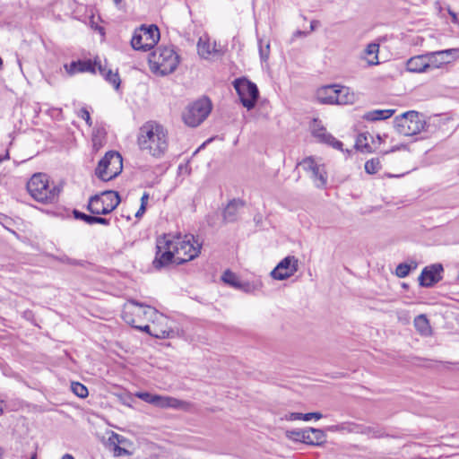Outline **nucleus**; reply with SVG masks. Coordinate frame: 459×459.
<instances>
[{"label":"nucleus","instance_id":"1","mask_svg":"<svg viewBox=\"0 0 459 459\" xmlns=\"http://www.w3.org/2000/svg\"><path fill=\"white\" fill-rule=\"evenodd\" d=\"M137 144L142 152L161 158L169 148L168 130L155 121H148L139 128Z\"/></svg>","mask_w":459,"mask_h":459},{"label":"nucleus","instance_id":"2","mask_svg":"<svg viewBox=\"0 0 459 459\" xmlns=\"http://www.w3.org/2000/svg\"><path fill=\"white\" fill-rule=\"evenodd\" d=\"M27 189L35 201L43 204L54 203L61 191L58 186L49 183L48 177L44 173L34 174L27 183Z\"/></svg>","mask_w":459,"mask_h":459},{"label":"nucleus","instance_id":"3","mask_svg":"<svg viewBox=\"0 0 459 459\" xmlns=\"http://www.w3.org/2000/svg\"><path fill=\"white\" fill-rule=\"evenodd\" d=\"M153 316H156L160 320H165V316L159 313L155 308L133 299L125 304L122 314L126 323L139 330L144 326L145 324L143 323L150 321Z\"/></svg>","mask_w":459,"mask_h":459},{"label":"nucleus","instance_id":"4","mask_svg":"<svg viewBox=\"0 0 459 459\" xmlns=\"http://www.w3.org/2000/svg\"><path fill=\"white\" fill-rule=\"evenodd\" d=\"M179 63V56L171 47H159L150 57V65L153 73L167 75L173 73Z\"/></svg>","mask_w":459,"mask_h":459},{"label":"nucleus","instance_id":"5","mask_svg":"<svg viewBox=\"0 0 459 459\" xmlns=\"http://www.w3.org/2000/svg\"><path fill=\"white\" fill-rule=\"evenodd\" d=\"M170 242L173 251L175 252L176 264H181L191 261L198 256L201 250V244L195 238L193 235L181 236L171 235Z\"/></svg>","mask_w":459,"mask_h":459},{"label":"nucleus","instance_id":"6","mask_svg":"<svg viewBox=\"0 0 459 459\" xmlns=\"http://www.w3.org/2000/svg\"><path fill=\"white\" fill-rule=\"evenodd\" d=\"M212 108V102L208 98L198 99L185 108L182 113L183 121L188 126L196 127L206 119Z\"/></svg>","mask_w":459,"mask_h":459},{"label":"nucleus","instance_id":"7","mask_svg":"<svg viewBox=\"0 0 459 459\" xmlns=\"http://www.w3.org/2000/svg\"><path fill=\"white\" fill-rule=\"evenodd\" d=\"M122 169V156L117 152H108L99 161L95 175L102 181H109L117 177Z\"/></svg>","mask_w":459,"mask_h":459},{"label":"nucleus","instance_id":"8","mask_svg":"<svg viewBox=\"0 0 459 459\" xmlns=\"http://www.w3.org/2000/svg\"><path fill=\"white\" fill-rule=\"evenodd\" d=\"M120 203L117 192L108 190L100 195L91 196L89 200L87 209L92 214H108L117 208Z\"/></svg>","mask_w":459,"mask_h":459},{"label":"nucleus","instance_id":"9","mask_svg":"<svg viewBox=\"0 0 459 459\" xmlns=\"http://www.w3.org/2000/svg\"><path fill=\"white\" fill-rule=\"evenodd\" d=\"M426 126L422 116L414 110L408 111L395 118V126L399 134L411 136L420 133Z\"/></svg>","mask_w":459,"mask_h":459},{"label":"nucleus","instance_id":"10","mask_svg":"<svg viewBox=\"0 0 459 459\" xmlns=\"http://www.w3.org/2000/svg\"><path fill=\"white\" fill-rule=\"evenodd\" d=\"M160 39V31L157 26H141L135 30L131 39V46L135 50L147 51L152 48Z\"/></svg>","mask_w":459,"mask_h":459},{"label":"nucleus","instance_id":"11","mask_svg":"<svg viewBox=\"0 0 459 459\" xmlns=\"http://www.w3.org/2000/svg\"><path fill=\"white\" fill-rule=\"evenodd\" d=\"M233 85L239 96L242 105L248 110L252 109L255 106L259 97L256 85L246 78L236 79Z\"/></svg>","mask_w":459,"mask_h":459},{"label":"nucleus","instance_id":"12","mask_svg":"<svg viewBox=\"0 0 459 459\" xmlns=\"http://www.w3.org/2000/svg\"><path fill=\"white\" fill-rule=\"evenodd\" d=\"M171 245L170 234L164 235V237L157 239V252L152 263L155 268L160 269L169 265V264H176V254L173 251Z\"/></svg>","mask_w":459,"mask_h":459},{"label":"nucleus","instance_id":"13","mask_svg":"<svg viewBox=\"0 0 459 459\" xmlns=\"http://www.w3.org/2000/svg\"><path fill=\"white\" fill-rule=\"evenodd\" d=\"M150 321L152 324L144 325V326L141 327V331L159 339L173 338L175 336V332L168 325L169 320L166 316L165 320L162 321L157 318L156 316H153Z\"/></svg>","mask_w":459,"mask_h":459},{"label":"nucleus","instance_id":"14","mask_svg":"<svg viewBox=\"0 0 459 459\" xmlns=\"http://www.w3.org/2000/svg\"><path fill=\"white\" fill-rule=\"evenodd\" d=\"M425 56L427 57V63H429V70L436 69L459 57V49L449 48L446 50L429 52L425 54Z\"/></svg>","mask_w":459,"mask_h":459},{"label":"nucleus","instance_id":"15","mask_svg":"<svg viewBox=\"0 0 459 459\" xmlns=\"http://www.w3.org/2000/svg\"><path fill=\"white\" fill-rule=\"evenodd\" d=\"M298 271V259L295 256H287L282 259L271 272V276L279 281L290 278Z\"/></svg>","mask_w":459,"mask_h":459},{"label":"nucleus","instance_id":"16","mask_svg":"<svg viewBox=\"0 0 459 459\" xmlns=\"http://www.w3.org/2000/svg\"><path fill=\"white\" fill-rule=\"evenodd\" d=\"M442 272L443 266L440 264L425 267L419 276L420 285L427 288L433 286L442 279Z\"/></svg>","mask_w":459,"mask_h":459},{"label":"nucleus","instance_id":"17","mask_svg":"<svg viewBox=\"0 0 459 459\" xmlns=\"http://www.w3.org/2000/svg\"><path fill=\"white\" fill-rule=\"evenodd\" d=\"M312 134L321 143H325L332 146L333 148L340 151L342 150V143L335 139L332 134H328L326 130L320 126L316 120L311 126Z\"/></svg>","mask_w":459,"mask_h":459},{"label":"nucleus","instance_id":"18","mask_svg":"<svg viewBox=\"0 0 459 459\" xmlns=\"http://www.w3.org/2000/svg\"><path fill=\"white\" fill-rule=\"evenodd\" d=\"M97 67V61L91 60H78L73 61L71 64H65L64 68L69 75H74L78 73H95Z\"/></svg>","mask_w":459,"mask_h":459},{"label":"nucleus","instance_id":"19","mask_svg":"<svg viewBox=\"0 0 459 459\" xmlns=\"http://www.w3.org/2000/svg\"><path fill=\"white\" fill-rule=\"evenodd\" d=\"M154 405L161 409L172 408L186 410L189 404L185 401L178 400L171 396H164L158 394Z\"/></svg>","mask_w":459,"mask_h":459},{"label":"nucleus","instance_id":"20","mask_svg":"<svg viewBox=\"0 0 459 459\" xmlns=\"http://www.w3.org/2000/svg\"><path fill=\"white\" fill-rule=\"evenodd\" d=\"M197 51L201 57L209 58L213 54L220 53L216 48V42H212L206 36L201 37L197 43Z\"/></svg>","mask_w":459,"mask_h":459},{"label":"nucleus","instance_id":"21","mask_svg":"<svg viewBox=\"0 0 459 459\" xmlns=\"http://www.w3.org/2000/svg\"><path fill=\"white\" fill-rule=\"evenodd\" d=\"M425 55L411 57L406 63V69L411 73H424L429 70Z\"/></svg>","mask_w":459,"mask_h":459},{"label":"nucleus","instance_id":"22","mask_svg":"<svg viewBox=\"0 0 459 459\" xmlns=\"http://www.w3.org/2000/svg\"><path fill=\"white\" fill-rule=\"evenodd\" d=\"M336 94V85H326L319 88L316 91V99L320 103L323 104H333L337 99L335 98Z\"/></svg>","mask_w":459,"mask_h":459},{"label":"nucleus","instance_id":"23","mask_svg":"<svg viewBox=\"0 0 459 459\" xmlns=\"http://www.w3.org/2000/svg\"><path fill=\"white\" fill-rule=\"evenodd\" d=\"M334 99L337 100L333 104L347 105L354 103L356 96L348 87L336 85V94Z\"/></svg>","mask_w":459,"mask_h":459},{"label":"nucleus","instance_id":"24","mask_svg":"<svg viewBox=\"0 0 459 459\" xmlns=\"http://www.w3.org/2000/svg\"><path fill=\"white\" fill-rule=\"evenodd\" d=\"M306 444L320 446L326 441V436L322 429L315 428L306 429Z\"/></svg>","mask_w":459,"mask_h":459},{"label":"nucleus","instance_id":"25","mask_svg":"<svg viewBox=\"0 0 459 459\" xmlns=\"http://www.w3.org/2000/svg\"><path fill=\"white\" fill-rule=\"evenodd\" d=\"M413 325L416 329V331L421 335V336H430L432 335V328L430 326L429 321L427 318L426 315L421 314L417 316L413 320Z\"/></svg>","mask_w":459,"mask_h":459},{"label":"nucleus","instance_id":"26","mask_svg":"<svg viewBox=\"0 0 459 459\" xmlns=\"http://www.w3.org/2000/svg\"><path fill=\"white\" fill-rule=\"evenodd\" d=\"M394 113V109H375L365 113L363 118L367 121L385 120L391 117Z\"/></svg>","mask_w":459,"mask_h":459},{"label":"nucleus","instance_id":"27","mask_svg":"<svg viewBox=\"0 0 459 459\" xmlns=\"http://www.w3.org/2000/svg\"><path fill=\"white\" fill-rule=\"evenodd\" d=\"M379 45L377 43H370L367 46L364 54V58L369 65H376L378 61Z\"/></svg>","mask_w":459,"mask_h":459},{"label":"nucleus","instance_id":"28","mask_svg":"<svg viewBox=\"0 0 459 459\" xmlns=\"http://www.w3.org/2000/svg\"><path fill=\"white\" fill-rule=\"evenodd\" d=\"M311 177L317 187H323L326 185L327 176L323 164H318L315 170H312Z\"/></svg>","mask_w":459,"mask_h":459},{"label":"nucleus","instance_id":"29","mask_svg":"<svg viewBox=\"0 0 459 459\" xmlns=\"http://www.w3.org/2000/svg\"><path fill=\"white\" fill-rule=\"evenodd\" d=\"M242 205L240 201L233 200L230 202L223 212L224 220L227 221H234L237 218L238 211Z\"/></svg>","mask_w":459,"mask_h":459},{"label":"nucleus","instance_id":"30","mask_svg":"<svg viewBox=\"0 0 459 459\" xmlns=\"http://www.w3.org/2000/svg\"><path fill=\"white\" fill-rule=\"evenodd\" d=\"M97 66L100 70V73L105 76V78L112 83L116 89H117L120 85V79L117 73H113L111 70H107L103 68L102 65L97 62Z\"/></svg>","mask_w":459,"mask_h":459},{"label":"nucleus","instance_id":"31","mask_svg":"<svg viewBox=\"0 0 459 459\" xmlns=\"http://www.w3.org/2000/svg\"><path fill=\"white\" fill-rule=\"evenodd\" d=\"M368 138H372L369 134H360L358 135L355 147L362 152H372L373 149L368 143Z\"/></svg>","mask_w":459,"mask_h":459},{"label":"nucleus","instance_id":"32","mask_svg":"<svg viewBox=\"0 0 459 459\" xmlns=\"http://www.w3.org/2000/svg\"><path fill=\"white\" fill-rule=\"evenodd\" d=\"M259 55L262 62H266L270 56V41L258 39Z\"/></svg>","mask_w":459,"mask_h":459},{"label":"nucleus","instance_id":"33","mask_svg":"<svg viewBox=\"0 0 459 459\" xmlns=\"http://www.w3.org/2000/svg\"><path fill=\"white\" fill-rule=\"evenodd\" d=\"M416 267L417 264L415 262H411V264H410L402 263L397 265L395 269V273L399 278H404L409 274L411 269H416Z\"/></svg>","mask_w":459,"mask_h":459},{"label":"nucleus","instance_id":"34","mask_svg":"<svg viewBox=\"0 0 459 459\" xmlns=\"http://www.w3.org/2000/svg\"><path fill=\"white\" fill-rule=\"evenodd\" d=\"M306 429H294V430H287L286 437L296 442H303L306 443Z\"/></svg>","mask_w":459,"mask_h":459},{"label":"nucleus","instance_id":"35","mask_svg":"<svg viewBox=\"0 0 459 459\" xmlns=\"http://www.w3.org/2000/svg\"><path fill=\"white\" fill-rule=\"evenodd\" d=\"M222 281L234 287L235 289H238L239 286V283H241V281L238 279V277L231 273L230 271H226L222 275Z\"/></svg>","mask_w":459,"mask_h":459},{"label":"nucleus","instance_id":"36","mask_svg":"<svg viewBox=\"0 0 459 459\" xmlns=\"http://www.w3.org/2000/svg\"><path fill=\"white\" fill-rule=\"evenodd\" d=\"M381 169V162L378 158H373L365 163V171L368 174H376Z\"/></svg>","mask_w":459,"mask_h":459},{"label":"nucleus","instance_id":"37","mask_svg":"<svg viewBox=\"0 0 459 459\" xmlns=\"http://www.w3.org/2000/svg\"><path fill=\"white\" fill-rule=\"evenodd\" d=\"M262 287L261 282H248V281H241L238 290H240L246 293H253L255 290H259Z\"/></svg>","mask_w":459,"mask_h":459},{"label":"nucleus","instance_id":"38","mask_svg":"<svg viewBox=\"0 0 459 459\" xmlns=\"http://www.w3.org/2000/svg\"><path fill=\"white\" fill-rule=\"evenodd\" d=\"M71 389L73 393L80 398H85L88 396V389L79 382L72 383Z\"/></svg>","mask_w":459,"mask_h":459},{"label":"nucleus","instance_id":"39","mask_svg":"<svg viewBox=\"0 0 459 459\" xmlns=\"http://www.w3.org/2000/svg\"><path fill=\"white\" fill-rule=\"evenodd\" d=\"M319 163L313 157H307L300 161L298 165L301 166L305 170L312 172Z\"/></svg>","mask_w":459,"mask_h":459},{"label":"nucleus","instance_id":"40","mask_svg":"<svg viewBox=\"0 0 459 459\" xmlns=\"http://www.w3.org/2000/svg\"><path fill=\"white\" fill-rule=\"evenodd\" d=\"M138 398L144 401L145 403H148L150 404L154 405L158 394H152L148 392H139L135 394Z\"/></svg>","mask_w":459,"mask_h":459},{"label":"nucleus","instance_id":"41","mask_svg":"<svg viewBox=\"0 0 459 459\" xmlns=\"http://www.w3.org/2000/svg\"><path fill=\"white\" fill-rule=\"evenodd\" d=\"M103 131L98 129L92 135L93 148L98 151L102 146Z\"/></svg>","mask_w":459,"mask_h":459},{"label":"nucleus","instance_id":"42","mask_svg":"<svg viewBox=\"0 0 459 459\" xmlns=\"http://www.w3.org/2000/svg\"><path fill=\"white\" fill-rule=\"evenodd\" d=\"M342 427L343 428L342 432L359 433L360 430V424L355 422H344L342 423Z\"/></svg>","mask_w":459,"mask_h":459},{"label":"nucleus","instance_id":"43","mask_svg":"<svg viewBox=\"0 0 459 459\" xmlns=\"http://www.w3.org/2000/svg\"><path fill=\"white\" fill-rule=\"evenodd\" d=\"M359 433L369 436V437H380L379 431L377 429H376L374 427H369V426L360 425Z\"/></svg>","mask_w":459,"mask_h":459},{"label":"nucleus","instance_id":"44","mask_svg":"<svg viewBox=\"0 0 459 459\" xmlns=\"http://www.w3.org/2000/svg\"><path fill=\"white\" fill-rule=\"evenodd\" d=\"M74 216L75 219L82 220L84 222H86L89 225L93 224L94 216L85 214L82 212H79L77 210L74 211Z\"/></svg>","mask_w":459,"mask_h":459},{"label":"nucleus","instance_id":"45","mask_svg":"<svg viewBox=\"0 0 459 459\" xmlns=\"http://www.w3.org/2000/svg\"><path fill=\"white\" fill-rule=\"evenodd\" d=\"M78 116L82 118L83 120H85V122L87 123L88 126H91L92 122H91V116H90V112L85 108H82L79 113H78Z\"/></svg>","mask_w":459,"mask_h":459},{"label":"nucleus","instance_id":"46","mask_svg":"<svg viewBox=\"0 0 459 459\" xmlns=\"http://www.w3.org/2000/svg\"><path fill=\"white\" fill-rule=\"evenodd\" d=\"M323 417V415L320 412H308L304 413L303 420L308 421L312 419L319 420Z\"/></svg>","mask_w":459,"mask_h":459},{"label":"nucleus","instance_id":"47","mask_svg":"<svg viewBox=\"0 0 459 459\" xmlns=\"http://www.w3.org/2000/svg\"><path fill=\"white\" fill-rule=\"evenodd\" d=\"M304 413L300 412H291L285 416L287 420H303Z\"/></svg>","mask_w":459,"mask_h":459},{"label":"nucleus","instance_id":"48","mask_svg":"<svg viewBox=\"0 0 459 459\" xmlns=\"http://www.w3.org/2000/svg\"><path fill=\"white\" fill-rule=\"evenodd\" d=\"M94 223H99V224H102V225H108L109 224V220H108L106 218H103V217L94 216L93 224Z\"/></svg>","mask_w":459,"mask_h":459},{"label":"nucleus","instance_id":"49","mask_svg":"<svg viewBox=\"0 0 459 459\" xmlns=\"http://www.w3.org/2000/svg\"><path fill=\"white\" fill-rule=\"evenodd\" d=\"M327 429L332 432H337V431L342 432L343 428L342 427V424H339V425L330 426L327 428Z\"/></svg>","mask_w":459,"mask_h":459},{"label":"nucleus","instance_id":"50","mask_svg":"<svg viewBox=\"0 0 459 459\" xmlns=\"http://www.w3.org/2000/svg\"><path fill=\"white\" fill-rule=\"evenodd\" d=\"M148 199H149V195L147 193H144L141 198V205H143L144 207H146Z\"/></svg>","mask_w":459,"mask_h":459},{"label":"nucleus","instance_id":"51","mask_svg":"<svg viewBox=\"0 0 459 459\" xmlns=\"http://www.w3.org/2000/svg\"><path fill=\"white\" fill-rule=\"evenodd\" d=\"M145 210H146V207H144L143 205H141L139 210L135 213V217L141 218L143 215V213L145 212Z\"/></svg>","mask_w":459,"mask_h":459},{"label":"nucleus","instance_id":"52","mask_svg":"<svg viewBox=\"0 0 459 459\" xmlns=\"http://www.w3.org/2000/svg\"><path fill=\"white\" fill-rule=\"evenodd\" d=\"M4 412V403L2 401H0V416L3 414Z\"/></svg>","mask_w":459,"mask_h":459},{"label":"nucleus","instance_id":"53","mask_svg":"<svg viewBox=\"0 0 459 459\" xmlns=\"http://www.w3.org/2000/svg\"><path fill=\"white\" fill-rule=\"evenodd\" d=\"M317 23H318V22H316V21H313V22H311V30H315V28H316V26L317 25Z\"/></svg>","mask_w":459,"mask_h":459},{"label":"nucleus","instance_id":"54","mask_svg":"<svg viewBox=\"0 0 459 459\" xmlns=\"http://www.w3.org/2000/svg\"><path fill=\"white\" fill-rule=\"evenodd\" d=\"M62 459H74L71 455H65Z\"/></svg>","mask_w":459,"mask_h":459},{"label":"nucleus","instance_id":"55","mask_svg":"<svg viewBox=\"0 0 459 459\" xmlns=\"http://www.w3.org/2000/svg\"><path fill=\"white\" fill-rule=\"evenodd\" d=\"M112 1H113V2H114V4H117H117H119L122 2V0H112Z\"/></svg>","mask_w":459,"mask_h":459},{"label":"nucleus","instance_id":"56","mask_svg":"<svg viewBox=\"0 0 459 459\" xmlns=\"http://www.w3.org/2000/svg\"><path fill=\"white\" fill-rule=\"evenodd\" d=\"M450 14L453 16V21H454V22H455V20H456V16H455V13H450Z\"/></svg>","mask_w":459,"mask_h":459},{"label":"nucleus","instance_id":"57","mask_svg":"<svg viewBox=\"0 0 459 459\" xmlns=\"http://www.w3.org/2000/svg\"><path fill=\"white\" fill-rule=\"evenodd\" d=\"M117 449H118L119 451H123L124 453H126V449H122V448H120V447H117ZM119 455H121V452H119Z\"/></svg>","mask_w":459,"mask_h":459},{"label":"nucleus","instance_id":"58","mask_svg":"<svg viewBox=\"0 0 459 459\" xmlns=\"http://www.w3.org/2000/svg\"><path fill=\"white\" fill-rule=\"evenodd\" d=\"M0 459H3V449L0 447Z\"/></svg>","mask_w":459,"mask_h":459},{"label":"nucleus","instance_id":"59","mask_svg":"<svg viewBox=\"0 0 459 459\" xmlns=\"http://www.w3.org/2000/svg\"><path fill=\"white\" fill-rule=\"evenodd\" d=\"M8 158H9V153L7 152L4 159H8Z\"/></svg>","mask_w":459,"mask_h":459},{"label":"nucleus","instance_id":"60","mask_svg":"<svg viewBox=\"0 0 459 459\" xmlns=\"http://www.w3.org/2000/svg\"><path fill=\"white\" fill-rule=\"evenodd\" d=\"M30 459H36V455H33Z\"/></svg>","mask_w":459,"mask_h":459},{"label":"nucleus","instance_id":"61","mask_svg":"<svg viewBox=\"0 0 459 459\" xmlns=\"http://www.w3.org/2000/svg\"><path fill=\"white\" fill-rule=\"evenodd\" d=\"M377 139H378V141H381L380 135H377Z\"/></svg>","mask_w":459,"mask_h":459},{"label":"nucleus","instance_id":"62","mask_svg":"<svg viewBox=\"0 0 459 459\" xmlns=\"http://www.w3.org/2000/svg\"><path fill=\"white\" fill-rule=\"evenodd\" d=\"M3 159L0 157V161L2 160Z\"/></svg>","mask_w":459,"mask_h":459}]
</instances>
